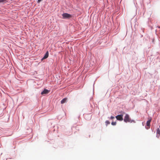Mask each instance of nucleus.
Instances as JSON below:
<instances>
[{"instance_id":"1","label":"nucleus","mask_w":160,"mask_h":160,"mask_svg":"<svg viewBox=\"0 0 160 160\" xmlns=\"http://www.w3.org/2000/svg\"><path fill=\"white\" fill-rule=\"evenodd\" d=\"M115 117L117 120H129V116L124 112L116 116Z\"/></svg>"},{"instance_id":"2","label":"nucleus","mask_w":160,"mask_h":160,"mask_svg":"<svg viewBox=\"0 0 160 160\" xmlns=\"http://www.w3.org/2000/svg\"><path fill=\"white\" fill-rule=\"evenodd\" d=\"M62 18L64 19H68L72 17V15L67 13H64L62 15Z\"/></svg>"},{"instance_id":"3","label":"nucleus","mask_w":160,"mask_h":160,"mask_svg":"<svg viewBox=\"0 0 160 160\" xmlns=\"http://www.w3.org/2000/svg\"><path fill=\"white\" fill-rule=\"evenodd\" d=\"M49 92V91L46 89H44L41 92V94L42 95H44L48 93Z\"/></svg>"},{"instance_id":"4","label":"nucleus","mask_w":160,"mask_h":160,"mask_svg":"<svg viewBox=\"0 0 160 160\" xmlns=\"http://www.w3.org/2000/svg\"><path fill=\"white\" fill-rule=\"evenodd\" d=\"M49 53L48 51H47L43 57L41 59V61H42L43 60L47 58L48 57Z\"/></svg>"},{"instance_id":"5","label":"nucleus","mask_w":160,"mask_h":160,"mask_svg":"<svg viewBox=\"0 0 160 160\" xmlns=\"http://www.w3.org/2000/svg\"><path fill=\"white\" fill-rule=\"evenodd\" d=\"M151 121H147V126L146 127V128L147 129H148L150 128V125Z\"/></svg>"},{"instance_id":"6","label":"nucleus","mask_w":160,"mask_h":160,"mask_svg":"<svg viewBox=\"0 0 160 160\" xmlns=\"http://www.w3.org/2000/svg\"><path fill=\"white\" fill-rule=\"evenodd\" d=\"M67 100V98H65L63 99L61 101V103L62 104L66 102Z\"/></svg>"},{"instance_id":"7","label":"nucleus","mask_w":160,"mask_h":160,"mask_svg":"<svg viewBox=\"0 0 160 160\" xmlns=\"http://www.w3.org/2000/svg\"><path fill=\"white\" fill-rule=\"evenodd\" d=\"M7 2V0H0V3H6Z\"/></svg>"},{"instance_id":"8","label":"nucleus","mask_w":160,"mask_h":160,"mask_svg":"<svg viewBox=\"0 0 160 160\" xmlns=\"http://www.w3.org/2000/svg\"><path fill=\"white\" fill-rule=\"evenodd\" d=\"M116 124V122H112V124L113 125H115Z\"/></svg>"},{"instance_id":"9","label":"nucleus","mask_w":160,"mask_h":160,"mask_svg":"<svg viewBox=\"0 0 160 160\" xmlns=\"http://www.w3.org/2000/svg\"><path fill=\"white\" fill-rule=\"evenodd\" d=\"M114 118H115L113 116H111L110 117V118L112 120V119H114Z\"/></svg>"},{"instance_id":"10","label":"nucleus","mask_w":160,"mask_h":160,"mask_svg":"<svg viewBox=\"0 0 160 160\" xmlns=\"http://www.w3.org/2000/svg\"><path fill=\"white\" fill-rule=\"evenodd\" d=\"M106 125H107L108 124H110V122L108 121H106Z\"/></svg>"},{"instance_id":"11","label":"nucleus","mask_w":160,"mask_h":160,"mask_svg":"<svg viewBox=\"0 0 160 160\" xmlns=\"http://www.w3.org/2000/svg\"><path fill=\"white\" fill-rule=\"evenodd\" d=\"M42 1V0H38L37 3H39Z\"/></svg>"},{"instance_id":"12","label":"nucleus","mask_w":160,"mask_h":160,"mask_svg":"<svg viewBox=\"0 0 160 160\" xmlns=\"http://www.w3.org/2000/svg\"><path fill=\"white\" fill-rule=\"evenodd\" d=\"M126 122H127L128 121L129 122V121H128V120H127V121H124Z\"/></svg>"},{"instance_id":"13","label":"nucleus","mask_w":160,"mask_h":160,"mask_svg":"<svg viewBox=\"0 0 160 160\" xmlns=\"http://www.w3.org/2000/svg\"><path fill=\"white\" fill-rule=\"evenodd\" d=\"M158 28H160V26H158Z\"/></svg>"},{"instance_id":"14","label":"nucleus","mask_w":160,"mask_h":160,"mask_svg":"<svg viewBox=\"0 0 160 160\" xmlns=\"http://www.w3.org/2000/svg\"><path fill=\"white\" fill-rule=\"evenodd\" d=\"M149 120H151V119H149Z\"/></svg>"},{"instance_id":"15","label":"nucleus","mask_w":160,"mask_h":160,"mask_svg":"<svg viewBox=\"0 0 160 160\" xmlns=\"http://www.w3.org/2000/svg\"><path fill=\"white\" fill-rule=\"evenodd\" d=\"M159 127H160V126H159Z\"/></svg>"}]
</instances>
